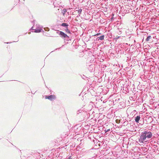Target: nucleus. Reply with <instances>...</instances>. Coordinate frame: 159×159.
Listing matches in <instances>:
<instances>
[{
    "label": "nucleus",
    "instance_id": "f257e3e1",
    "mask_svg": "<svg viewBox=\"0 0 159 159\" xmlns=\"http://www.w3.org/2000/svg\"><path fill=\"white\" fill-rule=\"evenodd\" d=\"M153 137L152 133L149 130H144L141 132L139 138L140 143H144L150 140Z\"/></svg>",
    "mask_w": 159,
    "mask_h": 159
},
{
    "label": "nucleus",
    "instance_id": "f03ea898",
    "mask_svg": "<svg viewBox=\"0 0 159 159\" xmlns=\"http://www.w3.org/2000/svg\"><path fill=\"white\" fill-rule=\"evenodd\" d=\"M57 33L58 34L60 37L63 39L67 37L69 38V37L66 34L61 31L58 30Z\"/></svg>",
    "mask_w": 159,
    "mask_h": 159
},
{
    "label": "nucleus",
    "instance_id": "7ed1b4c3",
    "mask_svg": "<svg viewBox=\"0 0 159 159\" xmlns=\"http://www.w3.org/2000/svg\"><path fill=\"white\" fill-rule=\"evenodd\" d=\"M45 98L48 99L51 101H52L53 99H55L56 98V97L54 95H52L48 96H45Z\"/></svg>",
    "mask_w": 159,
    "mask_h": 159
},
{
    "label": "nucleus",
    "instance_id": "20e7f679",
    "mask_svg": "<svg viewBox=\"0 0 159 159\" xmlns=\"http://www.w3.org/2000/svg\"><path fill=\"white\" fill-rule=\"evenodd\" d=\"M140 117L139 115L138 116H137L136 117H135V121L137 123H139V120H140Z\"/></svg>",
    "mask_w": 159,
    "mask_h": 159
},
{
    "label": "nucleus",
    "instance_id": "39448f33",
    "mask_svg": "<svg viewBox=\"0 0 159 159\" xmlns=\"http://www.w3.org/2000/svg\"><path fill=\"white\" fill-rule=\"evenodd\" d=\"M68 25H68V24L65 23H62L61 24V26L64 27H66V28H68Z\"/></svg>",
    "mask_w": 159,
    "mask_h": 159
},
{
    "label": "nucleus",
    "instance_id": "423d86ee",
    "mask_svg": "<svg viewBox=\"0 0 159 159\" xmlns=\"http://www.w3.org/2000/svg\"><path fill=\"white\" fill-rule=\"evenodd\" d=\"M104 35H102V36H100L99 37H98L97 39L98 40H102L104 39Z\"/></svg>",
    "mask_w": 159,
    "mask_h": 159
},
{
    "label": "nucleus",
    "instance_id": "0eeeda50",
    "mask_svg": "<svg viewBox=\"0 0 159 159\" xmlns=\"http://www.w3.org/2000/svg\"><path fill=\"white\" fill-rule=\"evenodd\" d=\"M34 30V32L35 33H39L41 32L42 30H43L42 29H35Z\"/></svg>",
    "mask_w": 159,
    "mask_h": 159
},
{
    "label": "nucleus",
    "instance_id": "6e6552de",
    "mask_svg": "<svg viewBox=\"0 0 159 159\" xmlns=\"http://www.w3.org/2000/svg\"><path fill=\"white\" fill-rule=\"evenodd\" d=\"M93 65H90L89 66V67L88 68V69L90 72L92 71L93 70Z\"/></svg>",
    "mask_w": 159,
    "mask_h": 159
},
{
    "label": "nucleus",
    "instance_id": "1a4fd4ad",
    "mask_svg": "<svg viewBox=\"0 0 159 159\" xmlns=\"http://www.w3.org/2000/svg\"><path fill=\"white\" fill-rule=\"evenodd\" d=\"M67 12V10L66 9H64L62 11V13L63 14V15H64L65 13Z\"/></svg>",
    "mask_w": 159,
    "mask_h": 159
},
{
    "label": "nucleus",
    "instance_id": "9d476101",
    "mask_svg": "<svg viewBox=\"0 0 159 159\" xmlns=\"http://www.w3.org/2000/svg\"><path fill=\"white\" fill-rule=\"evenodd\" d=\"M151 38V37L150 35H149L148 36L147 38H146V41H150V39Z\"/></svg>",
    "mask_w": 159,
    "mask_h": 159
},
{
    "label": "nucleus",
    "instance_id": "9b49d317",
    "mask_svg": "<svg viewBox=\"0 0 159 159\" xmlns=\"http://www.w3.org/2000/svg\"><path fill=\"white\" fill-rule=\"evenodd\" d=\"M66 32L68 34H70L71 33L70 31L68 29V28H66Z\"/></svg>",
    "mask_w": 159,
    "mask_h": 159
},
{
    "label": "nucleus",
    "instance_id": "f8f14e48",
    "mask_svg": "<svg viewBox=\"0 0 159 159\" xmlns=\"http://www.w3.org/2000/svg\"><path fill=\"white\" fill-rule=\"evenodd\" d=\"M82 11V9H80L79 10H78V13H79V14H80L81 13V12Z\"/></svg>",
    "mask_w": 159,
    "mask_h": 159
},
{
    "label": "nucleus",
    "instance_id": "ddd939ff",
    "mask_svg": "<svg viewBox=\"0 0 159 159\" xmlns=\"http://www.w3.org/2000/svg\"><path fill=\"white\" fill-rule=\"evenodd\" d=\"M44 30L46 31H48L49 30V28H44Z\"/></svg>",
    "mask_w": 159,
    "mask_h": 159
},
{
    "label": "nucleus",
    "instance_id": "4468645a",
    "mask_svg": "<svg viewBox=\"0 0 159 159\" xmlns=\"http://www.w3.org/2000/svg\"><path fill=\"white\" fill-rule=\"evenodd\" d=\"M120 37L119 36H116L115 38V39H118Z\"/></svg>",
    "mask_w": 159,
    "mask_h": 159
},
{
    "label": "nucleus",
    "instance_id": "2eb2a0df",
    "mask_svg": "<svg viewBox=\"0 0 159 159\" xmlns=\"http://www.w3.org/2000/svg\"><path fill=\"white\" fill-rule=\"evenodd\" d=\"M109 131H110V129H107V130H106V132H108Z\"/></svg>",
    "mask_w": 159,
    "mask_h": 159
},
{
    "label": "nucleus",
    "instance_id": "dca6fc26",
    "mask_svg": "<svg viewBox=\"0 0 159 159\" xmlns=\"http://www.w3.org/2000/svg\"><path fill=\"white\" fill-rule=\"evenodd\" d=\"M80 111L79 110V111H77V114H79L80 113Z\"/></svg>",
    "mask_w": 159,
    "mask_h": 159
},
{
    "label": "nucleus",
    "instance_id": "f3484780",
    "mask_svg": "<svg viewBox=\"0 0 159 159\" xmlns=\"http://www.w3.org/2000/svg\"><path fill=\"white\" fill-rule=\"evenodd\" d=\"M80 111L79 110V111H77V114H79L80 113Z\"/></svg>",
    "mask_w": 159,
    "mask_h": 159
},
{
    "label": "nucleus",
    "instance_id": "a211bd4d",
    "mask_svg": "<svg viewBox=\"0 0 159 159\" xmlns=\"http://www.w3.org/2000/svg\"><path fill=\"white\" fill-rule=\"evenodd\" d=\"M100 33H99L98 34H97L96 35H95V36H98V35L100 34Z\"/></svg>",
    "mask_w": 159,
    "mask_h": 159
},
{
    "label": "nucleus",
    "instance_id": "6ab92c4d",
    "mask_svg": "<svg viewBox=\"0 0 159 159\" xmlns=\"http://www.w3.org/2000/svg\"><path fill=\"white\" fill-rule=\"evenodd\" d=\"M143 148L144 149L143 150V151L146 150V148Z\"/></svg>",
    "mask_w": 159,
    "mask_h": 159
},
{
    "label": "nucleus",
    "instance_id": "aec40b11",
    "mask_svg": "<svg viewBox=\"0 0 159 159\" xmlns=\"http://www.w3.org/2000/svg\"><path fill=\"white\" fill-rule=\"evenodd\" d=\"M11 43V42H7L6 43L7 44H8V43Z\"/></svg>",
    "mask_w": 159,
    "mask_h": 159
}]
</instances>
